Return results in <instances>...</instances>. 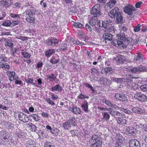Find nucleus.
<instances>
[{
	"mask_svg": "<svg viewBox=\"0 0 147 147\" xmlns=\"http://www.w3.org/2000/svg\"><path fill=\"white\" fill-rule=\"evenodd\" d=\"M91 144L90 147H101L102 145V139L99 136L95 134L93 135L89 139Z\"/></svg>",
	"mask_w": 147,
	"mask_h": 147,
	"instance_id": "f257e3e1",
	"label": "nucleus"
},
{
	"mask_svg": "<svg viewBox=\"0 0 147 147\" xmlns=\"http://www.w3.org/2000/svg\"><path fill=\"white\" fill-rule=\"evenodd\" d=\"M8 132L2 130L0 132V137L4 140L7 145H11L13 142V140L12 138H9L8 136Z\"/></svg>",
	"mask_w": 147,
	"mask_h": 147,
	"instance_id": "f03ea898",
	"label": "nucleus"
},
{
	"mask_svg": "<svg viewBox=\"0 0 147 147\" xmlns=\"http://www.w3.org/2000/svg\"><path fill=\"white\" fill-rule=\"evenodd\" d=\"M116 112H118L116 113L115 117H113L116 118V120L117 121V123L120 125H123L126 124V122H127L126 119L123 118L124 116H125L123 113H121L118 111H116ZM115 113V115L116 114Z\"/></svg>",
	"mask_w": 147,
	"mask_h": 147,
	"instance_id": "7ed1b4c3",
	"label": "nucleus"
},
{
	"mask_svg": "<svg viewBox=\"0 0 147 147\" xmlns=\"http://www.w3.org/2000/svg\"><path fill=\"white\" fill-rule=\"evenodd\" d=\"M100 5L96 4L94 6L91 10V13L94 17H98L102 16V13L100 11Z\"/></svg>",
	"mask_w": 147,
	"mask_h": 147,
	"instance_id": "20e7f679",
	"label": "nucleus"
},
{
	"mask_svg": "<svg viewBox=\"0 0 147 147\" xmlns=\"http://www.w3.org/2000/svg\"><path fill=\"white\" fill-rule=\"evenodd\" d=\"M128 71L133 73L139 74L144 71H147V68L144 66L132 67L128 69Z\"/></svg>",
	"mask_w": 147,
	"mask_h": 147,
	"instance_id": "39448f33",
	"label": "nucleus"
},
{
	"mask_svg": "<svg viewBox=\"0 0 147 147\" xmlns=\"http://www.w3.org/2000/svg\"><path fill=\"white\" fill-rule=\"evenodd\" d=\"M38 9H36L32 7V8H27L25 11L26 15L28 16H34L35 15H38L40 13Z\"/></svg>",
	"mask_w": 147,
	"mask_h": 147,
	"instance_id": "423d86ee",
	"label": "nucleus"
},
{
	"mask_svg": "<svg viewBox=\"0 0 147 147\" xmlns=\"http://www.w3.org/2000/svg\"><path fill=\"white\" fill-rule=\"evenodd\" d=\"M134 97L138 100L142 102H146L147 101V96L141 92H136L134 95Z\"/></svg>",
	"mask_w": 147,
	"mask_h": 147,
	"instance_id": "0eeeda50",
	"label": "nucleus"
},
{
	"mask_svg": "<svg viewBox=\"0 0 147 147\" xmlns=\"http://www.w3.org/2000/svg\"><path fill=\"white\" fill-rule=\"evenodd\" d=\"M115 98L117 100L122 102H126L128 100L126 96L123 94L117 93L115 95Z\"/></svg>",
	"mask_w": 147,
	"mask_h": 147,
	"instance_id": "6e6552de",
	"label": "nucleus"
},
{
	"mask_svg": "<svg viewBox=\"0 0 147 147\" xmlns=\"http://www.w3.org/2000/svg\"><path fill=\"white\" fill-rule=\"evenodd\" d=\"M123 10L125 12L129 15H132L133 11H135L136 10L134 7L131 5L125 6Z\"/></svg>",
	"mask_w": 147,
	"mask_h": 147,
	"instance_id": "1a4fd4ad",
	"label": "nucleus"
},
{
	"mask_svg": "<svg viewBox=\"0 0 147 147\" xmlns=\"http://www.w3.org/2000/svg\"><path fill=\"white\" fill-rule=\"evenodd\" d=\"M58 43V40L56 38L51 37L46 40V43L48 45L54 46Z\"/></svg>",
	"mask_w": 147,
	"mask_h": 147,
	"instance_id": "9d476101",
	"label": "nucleus"
},
{
	"mask_svg": "<svg viewBox=\"0 0 147 147\" xmlns=\"http://www.w3.org/2000/svg\"><path fill=\"white\" fill-rule=\"evenodd\" d=\"M120 12H119L118 8L117 7H115L109 12V15L111 18H115L117 15Z\"/></svg>",
	"mask_w": 147,
	"mask_h": 147,
	"instance_id": "9b49d317",
	"label": "nucleus"
},
{
	"mask_svg": "<svg viewBox=\"0 0 147 147\" xmlns=\"http://www.w3.org/2000/svg\"><path fill=\"white\" fill-rule=\"evenodd\" d=\"M130 147H140L139 142L136 139H131L129 142Z\"/></svg>",
	"mask_w": 147,
	"mask_h": 147,
	"instance_id": "f8f14e48",
	"label": "nucleus"
},
{
	"mask_svg": "<svg viewBox=\"0 0 147 147\" xmlns=\"http://www.w3.org/2000/svg\"><path fill=\"white\" fill-rule=\"evenodd\" d=\"M114 59L116 62L122 64L127 59L126 56L120 55L119 56L116 57Z\"/></svg>",
	"mask_w": 147,
	"mask_h": 147,
	"instance_id": "ddd939ff",
	"label": "nucleus"
},
{
	"mask_svg": "<svg viewBox=\"0 0 147 147\" xmlns=\"http://www.w3.org/2000/svg\"><path fill=\"white\" fill-rule=\"evenodd\" d=\"M113 35L111 34L105 33L104 34L102 38L105 40V42L107 43V41L112 40Z\"/></svg>",
	"mask_w": 147,
	"mask_h": 147,
	"instance_id": "4468645a",
	"label": "nucleus"
},
{
	"mask_svg": "<svg viewBox=\"0 0 147 147\" xmlns=\"http://www.w3.org/2000/svg\"><path fill=\"white\" fill-rule=\"evenodd\" d=\"M112 72V69L111 67H107L102 69L101 73L106 75L111 74Z\"/></svg>",
	"mask_w": 147,
	"mask_h": 147,
	"instance_id": "2eb2a0df",
	"label": "nucleus"
},
{
	"mask_svg": "<svg viewBox=\"0 0 147 147\" xmlns=\"http://www.w3.org/2000/svg\"><path fill=\"white\" fill-rule=\"evenodd\" d=\"M135 130L133 127L129 126L127 128L125 132L129 136H134L135 135Z\"/></svg>",
	"mask_w": 147,
	"mask_h": 147,
	"instance_id": "dca6fc26",
	"label": "nucleus"
},
{
	"mask_svg": "<svg viewBox=\"0 0 147 147\" xmlns=\"http://www.w3.org/2000/svg\"><path fill=\"white\" fill-rule=\"evenodd\" d=\"M101 27H103L105 28H107L110 25L112 24V22L109 20H106L104 21H102Z\"/></svg>",
	"mask_w": 147,
	"mask_h": 147,
	"instance_id": "f3484780",
	"label": "nucleus"
},
{
	"mask_svg": "<svg viewBox=\"0 0 147 147\" xmlns=\"http://www.w3.org/2000/svg\"><path fill=\"white\" fill-rule=\"evenodd\" d=\"M115 18L116 19V22L117 23H122L124 22L123 17L121 12L117 15Z\"/></svg>",
	"mask_w": 147,
	"mask_h": 147,
	"instance_id": "a211bd4d",
	"label": "nucleus"
},
{
	"mask_svg": "<svg viewBox=\"0 0 147 147\" xmlns=\"http://www.w3.org/2000/svg\"><path fill=\"white\" fill-rule=\"evenodd\" d=\"M132 110L133 112L138 114H142L144 112V110L143 109L138 107H134Z\"/></svg>",
	"mask_w": 147,
	"mask_h": 147,
	"instance_id": "6ab92c4d",
	"label": "nucleus"
},
{
	"mask_svg": "<svg viewBox=\"0 0 147 147\" xmlns=\"http://www.w3.org/2000/svg\"><path fill=\"white\" fill-rule=\"evenodd\" d=\"M69 110L72 112L74 114H80L81 113L80 109L76 107H75L74 106L71 108L69 109Z\"/></svg>",
	"mask_w": 147,
	"mask_h": 147,
	"instance_id": "aec40b11",
	"label": "nucleus"
},
{
	"mask_svg": "<svg viewBox=\"0 0 147 147\" xmlns=\"http://www.w3.org/2000/svg\"><path fill=\"white\" fill-rule=\"evenodd\" d=\"M59 60L60 58L59 56H53L50 60V62L53 64H57L59 62Z\"/></svg>",
	"mask_w": 147,
	"mask_h": 147,
	"instance_id": "412c9836",
	"label": "nucleus"
},
{
	"mask_svg": "<svg viewBox=\"0 0 147 147\" xmlns=\"http://www.w3.org/2000/svg\"><path fill=\"white\" fill-rule=\"evenodd\" d=\"M69 42L71 44H74L76 45H83L84 43L82 42H80L78 40H77L75 38H71L69 40Z\"/></svg>",
	"mask_w": 147,
	"mask_h": 147,
	"instance_id": "4be33fe9",
	"label": "nucleus"
},
{
	"mask_svg": "<svg viewBox=\"0 0 147 147\" xmlns=\"http://www.w3.org/2000/svg\"><path fill=\"white\" fill-rule=\"evenodd\" d=\"M63 89L62 88L61 86L59 84H57L55 86H53L51 88L52 91H57L58 92H61Z\"/></svg>",
	"mask_w": 147,
	"mask_h": 147,
	"instance_id": "5701e85b",
	"label": "nucleus"
},
{
	"mask_svg": "<svg viewBox=\"0 0 147 147\" xmlns=\"http://www.w3.org/2000/svg\"><path fill=\"white\" fill-rule=\"evenodd\" d=\"M102 114H103V118L101 119V121L103 122L105 121H107L109 119L110 116L108 112H104Z\"/></svg>",
	"mask_w": 147,
	"mask_h": 147,
	"instance_id": "b1692460",
	"label": "nucleus"
},
{
	"mask_svg": "<svg viewBox=\"0 0 147 147\" xmlns=\"http://www.w3.org/2000/svg\"><path fill=\"white\" fill-rule=\"evenodd\" d=\"M111 80L113 82L120 84H122L124 80V78H116L115 77L111 78Z\"/></svg>",
	"mask_w": 147,
	"mask_h": 147,
	"instance_id": "393cba45",
	"label": "nucleus"
},
{
	"mask_svg": "<svg viewBox=\"0 0 147 147\" xmlns=\"http://www.w3.org/2000/svg\"><path fill=\"white\" fill-rule=\"evenodd\" d=\"M103 111H107L109 112V113L113 117H115L116 115L115 113L116 114L117 112H116V111H114L113 109L111 108L108 109L106 108H103ZM118 113L117 112V113ZM117 113H116V114ZM116 114H115V115Z\"/></svg>",
	"mask_w": 147,
	"mask_h": 147,
	"instance_id": "a878e982",
	"label": "nucleus"
},
{
	"mask_svg": "<svg viewBox=\"0 0 147 147\" xmlns=\"http://www.w3.org/2000/svg\"><path fill=\"white\" fill-rule=\"evenodd\" d=\"M123 145V140L122 139L118 138L116 139V143L115 144L116 147H121Z\"/></svg>",
	"mask_w": 147,
	"mask_h": 147,
	"instance_id": "bb28decb",
	"label": "nucleus"
},
{
	"mask_svg": "<svg viewBox=\"0 0 147 147\" xmlns=\"http://www.w3.org/2000/svg\"><path fill=\"white\" fill-rule=\"evenodd\" d=\"M26 144L27 147H36V146L35 142L31 140H28Z\"/></svg>",
	"mask_w": 147,
	"mask_h": 147,
	"instance_id": "cd10ccee",
	"label": "nucleus"
},
{
	"mask_svg": "<svg viewBox=\"0 0 147 147\" xmlns=\"http://www.w3.org/2000/svg\"><path fill=\"white\" fill-rule=\"evenodd\" d=\"M55 51L54 49H50L47 50L45 52L46 56L48 58L50 57L52 55L55 53Z\"/></svg>",
	"mask_w": 147,
	"mask_h": 147,
	"instance_id": "c85d7f7f",
	"label": "nucleus"
},
{
	"mask_svg": "<svg viewBox=\"0 0 147 147\" xmlns=\"http://www.w3.org/2000/svg\"><path fill=\"white\" fill-rule=\"evenodd\" d=\"M5 45L6 47H8L11 49L13 46V44L12 43L11 40L7 39V40H6L5 42Z\"/></svg>",
	"mask_w": 147,
	"mask_h": 147,
	"instance_id": "c756f323",
	"label": "nucleus"
},
{
	"mask_svg": "<svg viewBox=\"0 0 147 147\" xmlns=\"http://www.w3.org/2000/svg\"><path fill=\"white\" fill-rule=\"evenodd\" d=\"M97 20V18L92 16L89 22V24L91 26H94L96 24Z\"/></svg>",
	"mask_w": 147,
	"mask_h": 147,
	"instance_id": "7c9ffc66",
	"label": "nucleus"
},
{
	"mask_svg": "<svg viewBox=\"0 0 147 147\" xmlns=\"http://www.w3.org/2000/svg\"><path fill=\"white\" fill-rule=\"evenodd\" d=\"M9 1L8 0H3L1 1L0 2L1 5L7 8L10 5Z\"/></svg>",
	"mask_w": 147,
	"mask_h": 147,
	"instance_id": "2f4dec72",
	"label": "nucleus"
},
{
	"mask_svg": "<svg viewBox=\"0 0 147 147\" xmlns=\"http://www.w3.org/2000/svg\"><path fill=\"white\" fill-rule=\"evenodd\" d=\"M81 107L83 108L84 111L86 112H88V103L86 100L84 101L83 104L82 105Z\"/></svg>",
	"mask_w": 147,
	"mask_h": 147,
	"instance_id": "473e14b6",
	"label": "nucleus"
},
{
	"mask_svg": "<svg viewBox=\"0 0 147 147\" xmlns=\"http://www.w3.org/2000/svg\"><path fill=\"white\" fill-rule=\"evenodd\" d=\"M75 118L74 117H71L67 121V122L70 125L72 126H75Z\"/></svg>",
	"mask_w": 147,
	"mask_h": 147,
	"instance_id": "72a5a7b5",
	"label": "nucleus"
},
{
	"mask_svg": "<svg viewBox=\"0 0 147 147\" xmlns=\"http://www.w3.org/2000/svg\"><path fill=\"white\" fill-rule=\"evenodd\" d=\"M26 20L28 22L30 23H32L34 22L35 18L34 16H28L26 18Z\"/></svg>",
	"mask_w": 147,
	"mask_h": 147,
	"instance_id": "f704fd0d",
	"label": "nucleus"
},
{
	"mask_svg": "<svg viewBox=\"0 0 147 147\" xmlns=\"http://www.w3.org/2000/svg\"><path fill=\"white\" fill-rule=\"evenodd\" d=\"M117 36L119 39L121 40L125 41L126 38L125 37V33L124 32H121L120 34H117Z\"/></svg>",
	"mask_w": 147,
	"mask_h": 147,
	"instance_id": "c9c22d12",
	"label": "nucleus"
},
{
	"mask_svg": "<svg viewBox=\"0 0 147 147\" xmlns=\"http://www.w3.org/2000/svg\"><path fill=\"white\" fill-rule=\"evenodd\" d=\"M116 2V0H110L109 2L107 3V5L111 8L115 5Z\"/></svg>",
	"mask_w": 147,
	"mask_h": 147,
	"instance_id": "e433bc0d",
	"label": "nucleus"
},
{
	"mask_svg": "<svg viewBox=\"0 0 147 147\" xmlns=\"http://www.w3.org/2000/svg\"><path fill=\"white\" fill-rule=\"evenodd\" d=\"M119 109L125 113L131 115H132L133 114L132 112L127 108L124 109L123 108H119Z\"/></svg>",
	"mask_w": 147,
	"mask_h": 147,
	"instance_id": "4c0bfd02",
	"label": "nucleus"
},
{
	"mask_svg": "<svg viewBox=\"0 0 147 147\" xmlns=\"http://www.w3.org/2000/svg\"><path fill=\"white\" fill-rule=\"evenodd\" d=\"M7 75L9 76V79L10 81H11L12 77L15 74V73L14 71H7L6 72Z\"/></svg>",
	"mask_w": 147,
	"mask_h": 147,
	"instance_id": "58836bf2",
	"label": "nucleus"
},
{
	"mask_svg": "<svg viewBox=\"0 0 147 147\" xmlns=\"http://www.w3.org/2000/svg\"><path fill=\"white\" fill-rule=\"evenodd\" d=\"M1 64V68L6 71L9 70L10 68V65L9 64L7 63H3L2 62Z\"/></svg>",
	"mask_w": 147,
	"mask_h": 147,
	"instance_id": "ea45409f",
	"label": "nucleus"
},
{
	"mask_svg": "<svg viewBox=\"0 0 147 147\" xmlns=\"http://www.w3.org/2000/svg\"><path fill=\"white\" fill-rule=\"evenodd\" d=\"M102 102L109 106H112L113 103L111 102V101L109 100H107L106 99H103L102 100Z\"/></svg>",
	"mask_w": 147,
	"mask_h": 147,
	"instance_id": "a19ab883",
	"label": "nucleus"
},
{
	"mask_svg": "<svg viewBox=\"0 0 147 147\" xmlns=\"http://www.w3.org/2000/svg\"><path fill=\"white\" fill-rule=\"evenodd\" d=\"M143 59L142 56L140 54H138L137 57L134 58V62L137 63L138 61H142Z\"/></svg>",
	"mask_w": 147,
	"mask_h": 147,
	"instance_id": "79ce46f5",
	"label": "nucleus"
},
{
	"mask_svg": "<svg viewBox=\"0 0 147 147\" xmlns=\"http://www.w3.org/2000/svg\"><path fill=\"white\" fill-rule=\"evenodd\" d=\"M84 85L85 86L89 88H90V90L92 91L93 93H94L96 91L94 88L88 83H85L84 84Z\"/></svg>",
	"mask_w": 147,
	"mask_h": 147,
	"instance_id": "37998d69",
	"label": "nucleus"
},
{
	"mask_svg": "<svg viewBox=\"0 0 147 147\" xmlns=\"http://www.w3.org/2000/svg\"><path fill=\"white\" fill-rule=\"evenodd\" d=\"M29 127L31 130L33 131L36 132L37 130V127L34 124L30 123L29 125Z\"/></svg>",
	"mask_w": 147,
	"mask_h": 147,
	"instance_id": "c03bdc74",
	"label": "nucleus"
},
{
	"mask_svg": "<svg viewBox=\"0 0 147 147\" xmlns=\"http://www.w3.org/2000/svg\"><path fill=\"white\" fill-rule=\"evenodd\" d=\"M67 45L64 43H62L59 45L60 51H64L67 49Z\"/></svg>",
	"mask_w": 147,
	"mask_h": 147,
	"instance_id": "a18cd8bd",
	"label": "nucleus"
},
{
	"mask_svg": "<svg viewBox=\"0 0 147 147\" xmlns=\"http://www.w3.org/2000/svg\"><path fill=\"white\" fill-rule=\"evenodd\" d=\"M11 24L12 23L11 22V21L10 20H6L3 22L2 25L6 27H8L10 26Z\"/></svg>",
	"mask_w": 147,
	"mask_h": 147,
	"instance_id": "49530a36",
	"label": "nucleus"
},
{
	"mask_svg": "<svg viewBox=\"0 0 147 147\" xmlns=\"http://www.w3.org/2000/svg\"><path fill=\"white\" fill-rule=\"evenodd\" d=\"M63 126L64 129H69V128L72 127L70 125L67 121L66 122L63 123Z\"/></svg>",
	"mask_w": 147,
	"mask_h": 147,
	"instance_id": "de8ad7c7",
	"label": "nucleus"
},
{
	"mask_svg": "<svg viewBox=\"0 0 147 147\" xmlns=\"http://www.w3.org/2000/svg\"><path fill=\"white\" fill-rule=\"evenodd\" d=\"M21 54L24 58L28 59L30 58L31 56L30 54L26 51L22 52Z\"/></svg>",
	"mask_w": 147,
	"mask_h": 147,
	"instance_id": "09e8293b",
	"label": "nucleus"
},
{
	"mask_svg": "<svg viewBox=\"0 0 147 147\" xmlns=\"http://www.w3.org/2000/svg\"><path fill=\"white\" fill-rule=\"evenodd\" d=\"M73 25L76 28H81L83 26V24L78 22H74L73 24Z\"/></svg>",
	"mask_w": 147,
	"mask_h": 147,
	"instance_id": "8fccbe9b",
	"label": "nucleus"
},
{
	"mask_svg": "<svg viewBox=\"0 0 147 147\" xmlns=\"http://www.w3.org/2000/svg\"><path fill=\"white\" fill-rule=\"evenodd\" d=\"M30 116L36 121H37L39 120V116L36 115L32 114L30 115Z\"/></svg>",
	"mask_w": 147,
	"mask_h": 147,
	"instance_id": "3c124183",
	"label": "nucleus"
},
{
	"mask_svg": "<svg viewBox=\"0 0 147 147\" xmlns=\"http://www.w3.org/2000/svg\"><path fill=\"white\" fill-rule=\"evenodd\" d=\"M24 135V132H22L21 131H20L17 132L16 134V135L19 138H21L23 137Z\"/></svg>",
	"mask_w": 147,
	"mask_h": 147,
	"instance_id": "603ef678",
	"label": "nucleus"
},
{
	"mask_svg": "<svg viewBox=\"0 0 147 147\" xmlns=\"http://www.w3.org/2000/svg\"><path fill=\"white\" fill-rule=\"evenodd\" d=\"M140 89L143 91H147V84L142 85L140 87Z\"/></svg>",
	"mask_w": 147,
	"mask_h": 147,
	"instance_id": "864d4df0",
	"label": "nucleus"
},
{
	"mask_svg": "<svg viewBox=\"0 0 147 147\" xmlns=\"http://www.w3.org/2000/svg\"><path fill=\"white\" fill-rule=\"evenodd\" d=\"M100 80L101 82V84H105L106 83V81L108 80V79L105 77H101L100 78Z\"/></svg>",
	"mask_w": 147,
	"mask_h": 147,
	"instance_id": "5fc2aeb1",
	"label": "nucleus"
},
{
	"mask_svg": "<svg viewBox=\"0 0 147 147\" xmlns=\"http://www.w3.org/2000/svg\"><path fill=\"white\" fill-rule=\"evenodd\" d=\"M15 6L16 8L17 9H22L23 7L22 5L20 3H16L15 4Z\"/></svg>",
	"mask_w": 147,
	"mask_h": 147,
	"instance_id": "6e6d98bb",
	"label": "nucleus"
},
{
	"mask_svg": "<svg viewBox=\"0 0 147 147\" xmlns=\"http://www.w3.org/2000/svg\"><path fill=\"white\" fill-rule=\"evenodd\" d=\"M46 101L49 104L52 105H55V103L53 102L50 98H46Z\"/></svg>",
	"mask_w": 147,
	"mask_h": 147,
	"instance_id": "4d7b16f0",
	"label": "nucleus"
},
{
	"mask_svg": "<svg viewBox=\"0 0 147 147\" xmlns=\"http://www.w3.org/2000/svg\"><path fill=\"white\" fill-rule=\"evenodd\" d=\"M0 59L1 61L6 62L8 60V58L6 57L4 55H2L0 56Z\"/></svg>",
	"mask_w": 147,
	"mask_h": 147,
	"instance_id": "13d9d810",
	"label": "nucleus"
},
{
	"mask_svg": "<svg viewBox=\"0 0 147 147\" xmlns=\"http://www.w3.org/2000/svg\"><path fill=\"white\" fill-rule=\"evenodd\" d=\"M85 27L87 30L90 32H92V28L88 24H86L85 25Z\"/></svg>",
	"mask_w": 147,
	"mask_h": 147,
	"instance_id": "bf43d9fd",
	"label": "nucleus"
},
{
	"mask_svg": "<svg viewBox=\"0 0 147 147\" xmlns=\"http://www.w3.org/2000/svg\"><path fill=\"white\" fill-rule=\"evenodd\" d=\"M141 25L140 24H138L137 25L135 26L134 28V30L136 32L140 31V28Z\"/></svg>",
	"mask_w": 147,
	"mask_h": 147,
	"instance_id": "052dcab7",
	"label": "nucleus"
},
{
	"mask_svg": "<svg viewBox=\"0 0 147 147\" xmlns=\"http://www.w3.org/2000/svg\"><path fill=\"white\" fill-rule=\"evenodd\" d=\"M6 16V13L4 11H2L1 13H0V20H3Z\"/></svg>",
	"mask_w": 147,
	"mask_h": 147,
	"instance_id": "680f3d73",
	"label": "nucleus"
},
{
	"mask_svg": "<svg viewBox=\"0 0 147 147\" xmlns=\"http://www.w3.org/2000/svg\"><path fill=\"white\" fill-rule=\"evenodd\" d=\"M118 41L119 40L117 39L112 40L111 42V44L116 47L118 46Z\"/></svg>",
	"mask_w": 147,
	"mask_h": 147,
	"instance_id": "e2e57ef3",
	"label": "nucleus"
},
{
	"mask_svg": "<svg viewBox=\"0 0 147 147\" xmlns=\"http://www.w3.org/2000/svg\"><path fill=\"white\" fill-rule=\"evenodd\" d=\"M26 82L28 84H32L33 83V80L32 79H31L30 78H28L27 79H25Z\"/></svg>",
	"mask_w": 147,
	"mask_h": 147,
	"instance_id": "0e129e2a",
	"label": "nucleus"
},
{
	"mask_svg": "<svg viewBox=\"0 0 147 147\" xmlns=\"http://www.w3.org/2000/svg\"><path fill=\"white\" fill-rule=\"evenodd\" d=\"M138 84H134L133 85L131 88L132 90H135L137 89L138 88Z\"/></svg>",
	"mask_w": 147,
	"mask_h": 147,
	"instance_id": "69168bd1",
	"label": "nucleus"
},
{
	"mask_svg": "<svg viewBox=\"0 0 147 147\" xmlns=\"http://www.w3.org/2000/svg\"><path fill=\"white\" fill-rule=\"evenodd\" d=\"M7 125L9 129H12L14 127V125L10 122L7 123Z\"/></svg>",
	"mask_w": 147,
	"mask_h": 147,
	"instance_id": "338daca9",
	"label": "nucleus"
},
{
	"mask_svg": "<svg viewBox=\"0 0 147 147\" xmlns=\"http://www.w3.org/2000/svg\"><path fill=\"white\" fill-rule=\"evenodd\" d=\"M53 145L49 141H47L45 144L44 147H51Z\"/></svg>",
	"mask_w": 147,
	"mask_h": 147,
	"instance_id": "774afa93",
	"label": "nucleus"
}]
</instances>
